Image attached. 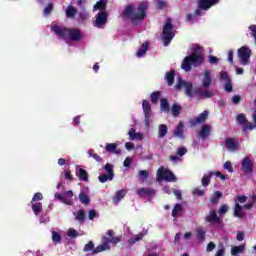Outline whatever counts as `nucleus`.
<instances>
[{"label":"nucleus","instance_id":"obj_15","mask_svg":"<svg viewBox=\"0 0 256 256\" xmlns=\"http://www.w3.org/2000/svg\"><path fill=\"white\" fill-rule=\"evenodd\" d=\"M76 177H78L79 181H85L87 183V181H89V173L87 172V170L77 166L76 170Z\"/></svg>","mask_w":256,"mask_h":256},{"label":"nucleus","instance_id":"obj_53","mask_svg":"<svg viewBox=\"0 0 256 256\" xmlns=\"http://www.w3.org/2000/svg\"><path fill=\"white\" fill-rule=\"evenodd\" d=\"M220 79L221 81H227V82L231 81V78H229V74L225 71H222L220 73Z\"/></svg>","mask_w":256,"mask_h":256},{"label":"nucleus","instance_id":"obj_14","mask_svg":"<svg viewBox=\"0 0 256 256\" xmlns=\"http://www.w3.org/2000/svg\"><path fill=\"white\" fill-rule=\"evenodd\" d=\"M206 223L219 224L221 223V218L217 215V211L212 210L209 215L205 217Z\"/></svg>","mask_w":256,"mask_h":256},{"label":"nucleus","instance_id":"obj_50","mask_svg":"<svg viewBox=\"0 0 256 256\" xmlns=\"http://www.w3.org/2000/svg\"><path fill=\"white\" fill-rule=\"evenodd\" d=\"M139 177L142 179V181H145V179L149 178V171H147V170H140L139 171Z\"/></svg>","mask_w":256,"mask_h":256},{"label":"nucleus","instance_id":"obj_8","mask_svg":"<svg viewBox=\"0 0 256 256\" xmlns=\"http://www.w3.org/2000/svg\"><path fill=\"white\" fill-rule=\"evenodd\" d=\"M238 58L241 65H249V59H251V49L247 46H242L237 51Z\"/></svg>","mask_w":256,"mask_h":256},{"label":"nucleus","instance_id":"obj_30","mask_svg":"<svg viewBox=\"0 0 256 256\" xmlns=\"http://www.w3.org/2000/svg\"><path fill=\"white\" fill-rule=\"evenodd\" d=\"M160 108L164 113H169V111H171V108L169 107V100H167V98L161 99Z\"/></svg>","mask_w":256,"mask_h":256},{"label":"nucleus","instance_id":"obj_64","mask_svg":"<svg viewBox=\"0 0 256 256\" xmlns=\"http://www.w3.org/2000/svg\"><path fill=\"white\" fill-rule=\"evenodd\" d=\"M215 256H225V248L222 246L220 249H218Z\"/></svg>","mask_w":256,"mask_h":256},{"label":"nucleus","instance_id":"obj_1","mask_svg":"<svg viewBox=\"0 0 256 256\" xmlns=\"http://www.w3.org/2000/svg\"><path fill=\"white\" fill-rule=\"evenodd\" d=\"M184 88L185 95L190 99H193L197 95L200 99H211L213 97V92L209 90H203V88L193 89V83L187 82L182 78H178V82L175 85L176 91H181Z\"/></svg>","mask_w":256,"mask_h":256},{"label":"nucleus","instance_id":"obj_5","mask_svg":"<svg viewBox=\"0 0 256 256\" xmlns=\"http://www.w3.org/2000/svg\"><path fill=\"white\" fill-rule=\"evenodd\" d=\"M201 64H203V54L201 52H193L184 58L181 67L184 71L189 72L191 71V65L199 67Z\"/></svg>","mask_w":256,"mask_h":256},{"label":"nucleus","instance_id":"obj_2","mask_svg":"<svg viewBox=\"0 0 256 256\" xmlns=\"http://www.w3.org/2000/svg\"><path fill=\"white\" fill-rule=\"evenodd\" d=\"M52 31H54L55 35H57L59 39H63V41L78 43V41H81L83 38V33H81V30L78 28H67L54 25Z\"/></svg>","mask_w":256,"mask_h":256},{"label":"nucleus","instance_id":"obj_52","mask_svg":"<svg viewBox=\"0 0 256 256\" xmlns=\"http://www.w3.org/2000/svg\"><path fill=\"white\" fill-rule=\"evenodd\" d=\"M224 169H226V171H228L229 173H233V164H231L230 161H226L224 163Z\"/></svg>","mask_w":256,"mask_h":256},{"label":"nucleus","instance_id":"obj_28","mask_svg":"<svg viewBox=\"0 0 256 256\" xmlns=\"http://www.w3.org/2000/svg\"><path fill=\"white\" fill-rule=\"evenodd\" d=\"M215 175V172H209L202 177V187H209L211 184V177Z\"/></svg>","mask_w":256,"mask_h":256},{"label":"nucleus","instance_id":"obj_7","mask_svg":"<svg viewBox=\"0 0 256 256\" xmlns=\"http://www.w3.org/2000/svg\"><path fill=\"white\" fill-rule=\"evenodd\" d=\"M157 181H166L167 183H177V176L171 171L164 167H160L157 170Z\"/></svg>","mask_w":256,"mask_h":256},{"label":"nucleus","instance_id":"obj_6","mask_svg":"<svg viewBox=\"0 0 256 256\" xmlns=\"http://www.w3.org/2000/svg\"><path fill=\"white\" fill-rule=\"evenodd\" d=\"M175 27L173 26V23H171L170 20H168L162 29V41L164 47H169L171 44V41H173L175 37Z\"/></svg>","mask_w":256,"mask_h":256},{"label":"nucleus","instance_id":"obj_29","mask_svg":"<svg viewBox=\"0 0 256 256\" xmlns=\"http://www.w3.org/2000/svg\"><path fill=\"white\" fill-rule=\"evenodd\" d=\"M223 197V192L221 191H215L212 195V197L210 198V202L212 203V205H217V203H219V200Z\"/></svg>","mask_w":256,"mask_h":256},{"label":"nucleus","instance_id":"obj_61","mask_svg":"<svg viewBox=\"0 0 256 256\" xmlns=\"http://www.w3.org/2000/svg\"><path fill=\"white\" fill-rule=\"evenodd\" d=\"M95 217H97V211H95V209L90 210L88 212V218L90 219V221H93Z\"/></svg>","mask_w":256,"mask_h":256},{"label":"nucleus","instance_id":"obj_25","mask_svg":"<svg viewBox=\"0 0 256 256\" xmlns=\"http://www.w3.org/2000/svg\"><path fill=\"white\" fill-rule=\"evenodd\" d=\"M174 137H178V139H185V135L183 134V122H180L176 129L174 130Z\"/></svg>","mask_w":256,"mask_h":256},{"label":"nucleus","instance_id":"obj_46","mask_svg":"<svg viewBox=\"0 0 256 256\" xmlns=\"http://www.w3.org/2000/svg\"><path fill=\"white\" fill-rule=\"evenodd\" d=\"M52 241H54V243H61V234L54 231L52 233Z\"/></svg>","mask_w":256,"mask_h":256},{"label":"nucleus","instance_id":"obj_3","mask_svg":"<svg viewBox=\"0 0 256 256\" xmlns=\"http://www.w3.org/2000/svg\"><path fill=\"white\" fill-rule=\"evenodd\" d=\"M147 9H149V4L147 2L140 3L137 12H135V6L129 4L125 7L122 15L124 17H130L132 21H143V19L147 17V13L145 12Z\"/></svg>","mask_w":256,"mask_h":256},{"label":"nucleus","instance_id":"obj_4","mask_svg":"<svg viewBox=\"0 0 256 256\" xmlns=\"http://www.w3.org/2000/svg\"><path fill=\"white\" fill-rule=\"evenodd\" d=\"M108 237H102V244L98 245L94 251L93 255H97V253H103V251H111V246L109 243H113V245H117V243L121 242V237H114L115 231L108 230L107 232Z\"/></svg>","mask_w":256,"mask_h":256},{"label":"nucleus","instance_id":"obj_18","mask_svg":"<svg viewBox=\"0 0 256 256\" xmlns=\"http://www.w3.org/2000/svg\"><path fill=\"white\" fill-rule=\"evenodd\" d=\"M212 79H211V72L209 71H204V78L202 80L201 87L203 89H209L211 87Z\"/></svg>","mask_w":256,"mask_h":256},{"label":"nucleus","instance_id":"obj_17","mask_svg":"<svg viewBox=\"0 0 256 256\" xmlns=\"http://www.w3.org/2000/svg\"><path fill=\"white\" fill-rule=\"evenodd\" d=\"M155 193V189L149 187L140 188L137 190V195H139V197H145V195H147V197H153Z\"/></svg>","mask_w":256,"mask_h":256},{"label":"nucleus","instance_id":"obj_57","mask_svg":"<svg viewBox=\"0 0 256 256\" xmlns=\"http://www.w3.org/2000/svg\"><path fill=\"white\" fill-rule=\"evenodd\" d=\"M187 153V148L185 147H179L177 149V155H179V157H183V155H186Z\"/></svg>","mask_w":256,"mask_h":256},{"label":"nucleus","instance_id":"obj_12","mask_svg":"<svg viewBox=\"0 0 256 256\" xmlns=\"http://www.w3.org/2000/svg\"><path fill=\"white\" fill-rule=\"evenodd\" d=\"M107 18H108L107 11L99 12L96 15V20L93 23L94 27H97L98 29H103V27H105V25L107 24Z\"/></svg>","mask_w":256,"mask_h":256},{"label":"nucleus","instance_id":"obj_44","mask_svg":"<svg viewBox=\"0 0 256 256\" xmlns=\"http://www.w3.org/2000/svg\"><path fill=\"white\" fill-rule=\"evenodd\" d=\"M68 237L75 239V237H79V232L73 228H69L67 232Z\"/></svg>","mask_w":256,"mask_h":256},{"label":"nucleus","instance_id":"obj_34","mask_svg":"<svg viewBox=\"0 0 256 256\" xmlns=\"http://www.w3.org/2000/svg\"><path fill=\"white\" fill-rule=\"evenodd\" d=\"M32 211L34 215H39L43 211V204L41 202L32 203Z\"/></svg>","mask_w":256,"mask_h":256},{"label":"nucleus","instance_id":"obj_35","mask_svg":"<svg viewBox=\"0 0 256 256\" xmlns=\"http://www.w3.org/2000/svg\"><path fill=\"white\" fill-rule=\"evenodd\" d=\"M245 251V245L234 246L231 248V255L238 256L239 253H243Z\"/></svg>","mask_w":256,"mask_h":256},{"label":"nucleus","instance_id":"obj_43","mask_svg":"<svg viewBox=\"0 0 256 256\" xmlns=\"http://www.w3.org/2000/svg\"><path fill=\"white\" fill-rule=\"evenodd\" d=\"M196 233L200 241H205V235L207 232L203 228H197Z\"/></svg>","mask_w":256,"mask_h":256},{"label":"nucleus","instance_id":"obj_33","mask_svg":"<svg viewBox=\"0 0 256 256\" xmlns=\"http://www.w3.org/2000/svg\"><path fill=\"white\" fill-rule=\"evenodd\" d=\"M159 99H161V91H154L150 95V101L153 105L157 104Z\"/></svg>","mask_w":256,"mask_h":256},{"label":"nucleus","instance_id":"obj_60","mask_svg":"<svg viewBox=\"0 0 256 256\" xmlns=\"http://www.w3.org/2000/svg\"><path fill=\"white\" fill-rule=\"evenodd\" d=\"M131 163H133V160L131 157H127L123 162V166L129 169V167H131Z\"/></svg>","mask_w":256,"mask_h":256},{"label":"nucleus","instance_id":"obj_13","mask_svg":"<svg viewBox=\"0 0 256 256\" xmlns=\"http://www.w3.org/2000/svg\"><path fill=\"white\" fill-rule=\"evenodd\" d=\"M241 171L244 175H251L253 173V161L249 157H244L241 163Z\"/></svg>","mask_w":256,"mask_h":256},{"label":"nucleus","instance_id":"obj_21","mask_svg":"<svg viewBox=\"0 0 256 256\" xmlns=\"http://www.w3.org/2000/svg\"><path fill=\"white\" fill-rule=\"evenodd\" d=\"M226 147L232 149L233 151L239 149V142H236L233 138H226Z\"/></svg>","mask_w":256,"mask_h":256},{"label":"nucleus","instance_id":"obj_10","mask_svg":"<svg viewBox=\"0 0 256 256\" xmlns=\"http://www.w3.org/2000/svg\"><path fill=\"white\" fill-rule=\"evenodd\" d=\"M142 109L144 114L145 125L146 127H149V125H151V117H153V111L151 110V103H149L148 100H143Z\"/></svg>","mask_w":256,"mask_h":256},{"label":"nucleus","instance_id":"obj_59","mask_svg":"<svg viewBox=\"0 0 256 256\" xmlns=\"http://www.w3.org/2000/svg\"><path fill=\"white\" fill-rule=\"evenodd\" d=\"M214 175H216V177H219V179H221V181H227L228 177L227 175H224L223 173L216 171L214 172Z\"/></svg>","mask_w":256,"mask_h":256},{"label":"nucleus","instance_id":"obj_23","mask_svg":"<svg viewBox=\"0 0 256 256\" xmlns=\"http://www.w3.org/2000/svg\"><path fill=\"white\" fill-rule=\"evenodd\" d=\"M125 195H127V190L125 189L118 190L115 196L113 197V203L117 205V203H119V201H121V199H123Z\"/></svg>","mask_w":256,"mask_h":256},{"label":"nucleus","instance_id":"obj_31","mask_svg":"<svg viewBox=\"0 0 256 256\" xmlns=\"http://www.w3.org/2000/svg\"><path fill=\"white\" fill-rule=\"evenodd\" d=\"M149 49V42H145L136 52L137 57H143Z\"/></svg>","mask_w":256,"mask_h":256},{"label":"nucleus","instance_id":"obj_48","mask_svg":"<svg viewBox=\"0 0 256 256\" xmlns=\"http://www.w3.org/2000/svg\"><path fill=\"white\" fill-rule=\"evenodd\" d=\"M35 201H43V194L41 192L34 194L31 203H35Z\"/></svg>","mask_w":256,"mask_h":256},{"label":"nucleus","instance_id":"obj_9","mask_svg":"<svg viewBox=\"0 0 256 256\" xmlns=\"http://www.w3.org/2000/svg\"><path fill=\"white\" fill-rule=\"evenodd\" d=\"M104 170L108 174H101L98 176V181L100 183H107V181H113L115 177V172H113V164L107 163L104 166Z\"/></svg>","mask_w":256,"mask_h":256},{"label":"nucleus","instance_id":"obj_40","mask_svg":"<svg viewBox=\"0 0 256 256\" xmlns=\"http://www.w3.org/2000/svg\"><path fill=\"white\" fill-rule=\"evenodd\" d=\"M181 211H183V205L175 204L172 210V217H177V214L181 213Z\"/></svg>","mask_w":256,"mask_h":256},{"label":"nucleus","instance_id":"obj_63","mask_svg":"<svg viewBox=\"0 0 256 256\" xmlns=\"http://www.w3.org/2000/svg\"><path fill=\"white\" fill-rule=\"evenodd\" d=\"M214 249H215V243L209 242V243L207 244V247H206L207 252H208V253H211V251H213Z\"/></svg>","mask_w":256,"mask_h":256},{"label":"nucleus","instance_id":"obj_41","mask_svg":"<svg viewBox=\"0 0 256 256\" xmlns=\"http://www.w3.org/2000/svg\"><path fill=\"white\" fill-rule=\"evenodd\" d=\"M84 253H88V251H95V244L93 243V241H89L83 249Z\"/></svg>","mask_w":256,"mask_h":256},{"label":"nucleus","instance_id":"obj_36","mask_svg":"<svg viewBox=\"0 0 256 256\" xmlns=\"http://www.w3.org/2000/svg\"><path fill=\"white\" fill-rule=\"evenodd\" d=\"M107 8V0H100L94 5V9H99V11H105Z\"/></svg>","mask_w":256,"mask_h":256},{"label":"nucleus","instance_id":"obj_11","mask_svg":"<svg viewBox=\"0 0 256 256\" xmlns=\"http://www.w3.org/2000/svg\"><path fill=\"white\" fill-rule=\"evenodd\" d=\"M236 121L239 123V125H243V131H253V129H255V124L249 122L243 113L237 115Z\"/></svg>","mask_w":256,"mask_h":256},{"label":"nucleus","instance_id":"obj_22","mask_svg":"<svg viewBox=\"0 0 256 256\" xmlns=\"http://www.w3.org/2000/svg\"><path fill=\"white\" fill-rule=\"evenodd\" d=\"M210 135H211V126L203 125L199 133V136L201 137V139H207V137H209Z\"/></svg>","mask_w":256,"mask_h":256},{"label":"nucleus","instance_id":"obj_32","mask_svg":"<svg viewBox=\"0 0 256 256\" xmlns=\"http://www.w3.org/2000/svg\"><path fill=\"white\" fill-rule=\"evenodd\" d=\"M235 207H234V217H239L240 219L243 218V207L237 203L235 200Z\"/></svg>","mask_w":256,"mask_h":256},{"label":"nucleus","instance_id":"obj_51","mask_svg":"<svg viewBox=\"0 0 256 256\" xmlns=\"http://www.w3.org/2000/svg\"><path fill=\"white\" fill-rule=\"evenodd\" d=\"M227 211H229V206H227L226 204H223L219 208L218 213H219V215H225V213H227Z\"/></svg>","mask_w":256,"mask_h":256},{"label":"nucleus","instance_id":"obj_56","mask_svg":"<svg viewBox=\"0 0 256 256\" xmlns=\"http://www.w3.org/2000/svg\"><path fill=\"white\" fill-rule=\"evenodd\" d=\"M173 193H174L176 199H178V201H181V199H183V193L181 192V190L174 189Z\"/></svg>","mask_w":256,"mask_h":256},{"label":"nucleus","instance_id":"obj_24","mask_svg":"<svg viewBox=\"0 0 256 256\" xmlns=\"http://www.w3.org/2000/svg\"><path fill=\"white\" fill-rule=\"evenodd\" d=\"M169 133V128L165 124H160L158 127V138L163 139Z\"/></svg>","mask_w":256,"mask_h":256},{"label":"nucleus","instance_id":"obj_47","mask_svg":"<svg viewBox=\"0 0 256 256\" xmlns=\"http://www.w3.org/2000/svg\"><path fill=\"white\" fill-rule=\"evenodd\" d=\"M55 198L59 199V201H61V203H65L66 205H69V200H67V198H65V196H63L62 194L56 193Z\"/></svg>","mask_w":256,"mask_h":256},{"label":"nucleus","instance_id":"obj_55","mask_svg":"<svg viewBox=\"0 0 256 256\" xmlns=\"http://www.w3.org/2000/svg\"><path fill=\"white\" fill-rule=\"evenodd\" d=\"M167 7V3L163 0H158L156 4L157 9H165Z\"/></svg>","mask_w":256,"mask_h":256},{"label":"nucleus","instance_id":"obj_16","mask_svg":"<svg viewBox=\"0 0 256 256\" xmlns=\"http://www.w3.org/2000/svg\"><path fill=\"white\" fill-rule=\"evenodd\" d=\"M207 117H209V112H207V110H204L196 118H194L191 123L192 125H200L201 123H205V121H207Z\"/></svg>","mask_w":256,"mask_h":256},{"label":"nucleus","instance_id":"obj_20","mask_svg":"<svg viewBox=\"0 0 256 256\" xmlns=\"http://www.w3.org/2000/svg\"><path fill=\"white\" fill-rule=\"evenodd\" d=\"M165 80L167 81L169 87H173V84L175 83V70L166 72Z\"/></svg>","mask_w":256,"mask_h":256},{"label":"nucleus","instance_id":"obj_62","mask_svg":"<svg viewBox=\"0 0 256 256\" xmlns=\"http://www.w3.org/2000/svg\"><path fill=\"white\" fill-rule=\"evenodd\" d=\"M232 103H233L234 105H239V103H241V96H239V95H234V96L232 97Z\"/></svg>","mask_w":256,"mask_h":256},{"label":"nucleus","instance_id":"obj_38","mask_svg":"<svg viewBox=\"0 0 256 256\" xmlns=\"http://www.w3.org/2000/svg\"><path fill=\"white\" fill-rule=\"evenodd\" d=\"M79 199H80V202L83 204V205H89V203L91 202V200L89 199V197L85 194V192H80L79 194Z\"/></svg>","mask_w":256,"mask_h":256},{"label":"nucleus","instance_id":"obj_58","mask_svg":"<svg viewBox=\"0 0 256 256\" xmlns=\"http://www.w3.org/2000/svg\"><path fill=\"white\" fill-rule=\"evenodd\" d=\"M225 91H227L228 93H231V91H233V84H231V80H229L228 82H226L225 86H224Z\"/></svg>","mask_w":256,"mask_h":256},{"label":"nucleus","instance_id":"obj_37","mask_svg":"<svg viewBox=\"0 0 256 256\" xmlns=\"http://www.w3.org/2000/svg\"><path fill=\"white\" fill-rule=\"evenodd\" d=\"M85 210H79L75 216L76 221H79L80 223H85Z\"/></svg>","mask_w":256,"mask_h":256},{"label":"nucleus","instance_id":"obj_42","mask_svg":"<svg viewBox=\"0 0 256 256\" xmlns=\"http://www.w3.org/2000/svg\"><path fill=\"white\" fill-rule=\"evenodd\" d=\"M181 113V106L177 104L172 105V115L174 117H179V114Z\"/></svg>","mask_w":256,"mask_h":256},{"label":"nucleus","instance_id":"obj_39","mask_svg":"<svg viewBox=\"0 0 256 256\" xmlns=\"http://www.w3.org/2000/svg\"><path fill=\"white\" fill-rule=\"evenodd\" d=\"M88 155L89 157H93L95 159V161H97V163H101V161H103V158H101V156L97 153H95V150L90 149L88 151Z\"/></svg>","mask_w":256,"mask_h":256},{"label":"nucleus","instance_id":"obj_54","mask_svg":"<svg viewBox=\"0 0 256 256\" xmlns=\"http://www.w3.org/2000/svg\"><path fill=\"white\" fill-rule=\"evenodd\" d=\"M53 12V4H48L44 9V15H51Z\"/></svg>","mask_w":256,"mask_h":256},{"label":"nucleus","instance_id":"obj_27","mask_svg":"<svg viewBox=\"0 0 256 256\" xmlns=\"http://www.w3.org/2000/svg\"><path fill=\"white\" fill-rule=\"evenodd\" d=\"M76 15H77V8H75V6L73 5H69L66 8V17L68 19H73Z\"/></svg>","mask_w":256,"mask_h":256},{"label":"nucleus","instance_id":"obj_26","mask_svg":"<svg viewBox=\"0 0 256 256\" xmlns=\"http://www.w3.org/2000/svg\"><path fill=\"white\" fill-rule=\"evenodd\" d=\"M198 7L203 11H207L208 9H211V7L213 6L211 4V0H198Z\"/></svg>","mask_w":256,"mask_h":256},{"label":"nucleus","instance_id":"obj_19","mask_svg":"<svg viewBox=\"0 0 256 256\" xmlns=\"http://www.w3.org/2000/svg\"><path fill=\"white\" fill-rule=\"evenodd\" d=\"M105 151L114 155H121V150L117 148V145L115 143L106 144Z\"/></svg>","mask_w":256,"mask_h":256},{"label":"nucleus","instance_id":"obj_45","mask_svg":"<svg viewBox=\"0 0 256 256\" xmlns=\"http://www.w3.org/2000/svg\"><path fill=\"white\" fill-rule=\"evenodd\" d=\"M192 195H195L196 197H203V195H205V190H202L201 188H194Z\"/></svg>","mask_w":256,"mask_h":256},{"label":"nucleus","instance_id":"obj_49","mask_svg":"<svg viewBox=\"0 0 256 256\" xmlns=\"http://www.w3.org/2000/svg\"><path fill=\"white\" fill-rule=\"evenodd\" d=\"M128 135L131 137V139H143L141 134L135 133V130L133 129L129 131Z\"/></svg>","mask_w":256,"mask_h":256}]
</instances>
